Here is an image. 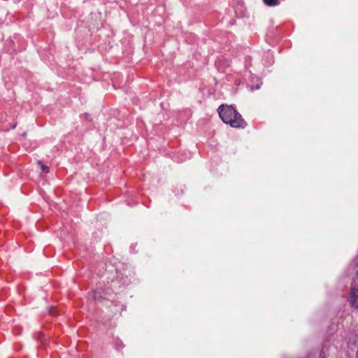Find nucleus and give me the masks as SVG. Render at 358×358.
I'll list each match as a JSON object with an SVG mask.
<instances>
[{
	"label": "nucleus",
	"instance_id": "nucleus-1",
	"mask_svg": "<svg viewBox=\"0 0 358 358\" xmlns=\"http://www.w3.org/2000/svg\"><path fill=\"white\" fill-rule=\"evenodd\" d=\"M99 266L101 268L97 272V275L112 292H120L131 283L134 278V273L127 268L117 269L110 263H101Z\"/></svg>",
	"mask_w": 358,
	"mask_h": 358
},
{
	"label": "nucleus",
	"instance_id": "nucleus-5",
	"mask_svg": "<svg viewBox=\"0 0 358 358\" xmlns=\"http://www.w3.org/2000/svg\"><path fill=\"white\" fill-rule=\"evenodd\" d=\"M114 343H115V348L117 351H120L121 350H122L124 348V345L123 342L119 338H116L114 341Z\"/></svg>",
	"mask_w": 358,
	"mask_h": 358
},
{
	"label": "nucleus",
	"instance_id": "nucleus-2",
	"mask_svg": "<svg viewBox=\"0 0 358 358\" xmlns=\"http://www.w3.org/2000/svg\"><path fill=\"white\" fill-rule=\"evenodd\" d=\"M217 112L222 120L233 127H244L246 124L241 115L231 106L222 104L218 108Z\"/></svg>",
	"mask_w": 358,
	"mask_h": 358
},
{
	"label": "nucleus",
	"instance_id": "nucleus-3",
	"mask_svg": "<svg viewBox=\"0 0 358 358\" xmlns=\"http://www.w3.org/2000/svg\"><path fill=\"white\" fill-rule=\"evenodd\" d=\"M350 304L355 308H358V289L352 287L350 295Z\"/></svg>",
	"mask_w": 358,
	"mask_h": 358
},
{
	"label": "nucleus",
	"instance_id": "nucleus-10",
	"mask_svg": "<svg viewBox=\"0 0 358 358\" xmlns=\"http://www.w3.org/2000/svg\"><path fill=\"white\" fill-rule=\"evenodd\" d=\"M15 127H16V124H14V125L12 127V128H13V129H15Z\"/></svg>",
	"mask_w": 358,
	"mask_h": 358
},
{
	"label": "nucleus",
	"instance_id": "nucleus-11",
	"mask_svg": "<svg viewBox=\"0 0 358 358\" xmlns=\"http://www.w3.org/2000/svg\"><path fill=\"white\" fill-rule=\"evenodd\" d=\"M321 358H322V357H321Z\"/></svg>",
	"mask_w": 358,
	"mask_h": 358
},
{
	"label": "nucleus",
	"instance_id": "nucleus-7",
	"mask_svg": "<svg viewBox=\"0 0 358 358\" xmlns=\"http://www.w3.org/2000/svg\"><path fill=\"white\" fill-rule=\"evenodd\" d=\"M264 2L269 6H275L278 4V0H264Z\"/></svg>",
	"mask_w": 358,
	"mask_h": 358
},
{
	"label": "nucleus",
	"instance_id": "nucleus-6",
	"mask_svg": "<svg viewBox=\"0 0 358 358\" xmlns=\"http://www.w3.org/2000/svg\"><path fill=\"white\" fill-rule=\"evenodd\" d=\"M38 164L41 166V169L44 173H48L50 171V168L43 164L41 161L38 162Z\"/></svg>",
	"mask_w": 358,
	"mask_h": 358
},
{
	"label": "nucleus",
	"instance_id": "nucleus-9",
	"mask_svg": "<svg viewBox=\"0 0 358 358\" xmlns=\"http://www.w3.org/2000/svg\"><path fill=\"white\" fill-rule=\"evenodd\" d=\"M259 87H259V85H256V86H255V89H256V90H258Z\"/></svg>",
	"mask_w": 358,
	"mask_h": 358
},
{
	"label": "nucleus",
	"instance_id": "nucleus-4",
	"mask_svg": "<svg viewBox=\"0 0 358 358\" xmlns=\"http://www.w3.org/2000/svg\"><path fill=\"white\" fill-rule=\"evenodd\" d=\"M92 297L94 301L102 302L106 300V297L103 295V293L99 289H95L93 291Z\"/></svg>",
	"mask_w": 358,
	"mask_h": 358
},
{
	"label": "nucleus",
	"instance_id": "nucleus-8",
	"mask_svg": "<svg viewBox=\"0 0 358 358\" xmlns=\"http://www.w3.org/2000/svg\"><path fill=\"white\" fill-rule=\"evenodd\" d=\"M83 116L85 117V119L89 122H92V119L91 117V115L88 113H85L83 114Z\"/></svg>",
	"mask_w": 358,
	"mask_h": 358
}]
</instances>
